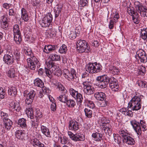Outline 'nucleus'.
<instances>
[{"label": "nucleus", "mask_w": 147, "mask_h": 147, "mask_svg": "<svg viewBox=\"0 0 147 147\" xmlns=\"http://www.w3.org/2000/svg\"><path fill=\"white\" fill-rule=\"evenodd\" d=\"M141 36L142 39L145 40L147 37V28L141 30Z\"/></svg>", "instance_id": "45"}, {"label": "nucleus", "mask_w": 147, "mask_h": 147, "mask_svg": "<svg viewBox=\"0 0 147 147\" xmlns=\"http://www.w3.org/2000/svg\"><path fill=\"white\" fill-rule=\"evenodd\" d=\"M119 133L123 137V139L125 138V137H127L128 136L127 131L126 130H124L121 129L119 131Z\"/></svg>", "instance_id": "53"}, {"label": "nucleus", "mask_w": 147, "mask_h": 147, "mask_svg": "<svg viewBox=\"0 0 147 147\" xmlns=\"http://www.w3.org/2000/svg\"><path fill=\"white\" fill-rule=\"evenodd\" d=\"M54 11L55 14V17H57L59 15L61 11V6L57 5L54 8Z\"/></svg>", "instance_id": "33"}, {"label": "nucleus", "mask_w": 147, "mask_h": 147, "mask_svg": "<svg viewBox=\"0 0 147 147\" xmlns=\"http://www.w3.org/2000/svg\"><path fill=\"white\" fill-rule=\"evenodd\" d=\"M33 146L35 147H45L44 144L42 143L38 140L34 139L32 141Z\"/></svg>", "instance_id": "27"}, {"label": "nucleus", "mask_w": 147, "mask_h": 147, "mask_svg": "<svg viewBox=\"0 0 147 147\" xmlns=\"http://www.w3.org/2000/svg\"><path fill=\"white\" fill-rule=\"evenodd\" d=\"M53 73L55 75L59 76L61 74V71L57 65L52 68Z\"/></svg>", "instance_id": "29"}, {"label": "nucleus", "mask_w": 147, "mask_h": 147, "mask_svg": "<svg viewBox=\"0 0 147 147\" xmlns=\"http://www.w3.org/2000/svg\"><path fill=\"white\" fill-rule=\"evenodd\" d=\"M102 135L99 133L96 132L93 133L92 135V136L95 139L96 141H100L102 138Z\"/></svg>", "instance_id": "44"}, {"label": "nucleus", "mask_w": 147, "mask_h": 147, "mask_svg": "<svg viewBox=\"0 0 147 147\" xmlns=\"http://www.w3.org/2000/svg\"><path fill=\"white\" fill-rule=\"evenodd\" d=\"M138 86L142 88H146L147 87V85L146 83L141 80H139L138 81Z\"/></svg>", "instance_id": "56"}, {"label": "nucleus", "mask_w": 147, "mask_h": 147, "mask_svg": "<svg viewBox=\"0 0 147 147\" xmlns=\"http://www.w3.org/2000/svg\"><path fill=\"white\" fill-rule=\"evenodd\" d=\"M76 45L78 50L80 53L84 52L88 53L90 51L89 47L86 41L84 40L80 39L78 40Z\"/></svg>", "instance_id": "3"}, {"label": "nucleus", "mask_w": 147, "mask_h": 147, "mask_svg": "<svg viewBox=\"0 0 147 147\" xmlns=\"http://www.w3.org/2000/svg\"><path fill=\"white\" fill-rule=\"evenodd\" d=\"M3 7L6 9H9L12 7V5L11 4L4 3L3 5Z\"/></svg>", "instance_id": "60"}, {"label": "nucleus", "mask_w": 147, "mask_h": 147, "mask_svg": "<svg viewBox=\"0 0 147 147\" xmlns=\"http://www.w3.org/2000/svg\"><path fill=\"white\" fill-rule=\"evenodd\" d=\"M14 39L17 44H20L22 40L21 34H14Z\"/></svg>", "instance_id": "31"}, {"label": "nucleus", "mask_w": 147, "mask_h": 147, "mask_svg": "<svg viewBox=\"0 0 147 147\" xmlns=\"http://www.w3.org/2000/svg\"><path fill=\"white\" fill-rule=\"evenodd\" d=\"M36 94L35 91L32 90L30 91L27 94L26 98L25 100L26 104L28 105H30L32 103Z\"/></svg>", "instance_id": "12"}, {"label": "nucleus", "mask_w": 147, "mask_h": 147, "mask_svg": "<svg viewBox=\"0 0 147 147\" xmlns=\"http://www.w3.org/2000/svg\"><path fill=\"white\" fill-rule=\"evenodd\" d=\"M56 86H57V88H58L59 90L64 91V92H65L66 93L67 92V90L60 83H57L56 85Z\"/></svg>", "instance_id": "51"}, {"label": "nucleus", "mask_w": 147, "mask_h": 147, "mask_svg": "<svg viewBox=\"0 0 147 147\" xmlns=\"http://www.w3.org/2000/svg\"><path fill=\"white\" fill-rule=\"evenodd\" d=\"M63 72L64 76L70 81L77 78L76 72L73 69H71L70 71L66 69H64Z\"/></svg>", "instance_id": "6"}, {"label": "nucleus", "mask_w": 147, "mask_h": 147, "mask_svg": "<svg viewBox=\"0 0 147 147\" xmlns=\"http://www.w3.org/2000/svg\"><path fill=\"white\" fill-rule=\"evenodd\" d=\"M69 36L70 38L73 39L76 38V35L74 31H71L69 32Z\"/></svg>", "instance_id": "59"}, {"label": "nucleus", "mask_w": 147, "mask_h": 147, "mask_svg": "<svg viewBox=\"0 0 147 147\" xmlns=\"http://www.w3.org/2000/svg\"><path fill=\"white\" fill-rule=\"evenodd\" d=\"M38 124L37 121H32L31 123V126L34 129H36L38 126Z\"/></svg>", "instance_id": "63"}, {"label": "nucleus", "mask_w": 147, "mask_h": 147, "mask_svg": "<svg viewBox=\"0 0 147 147\" xmlns=\"http://www.w3.org/2000/svg\"><path fill=\"white\" fill-rule=\"evenodd\" d=\"M41 130L42 132L47 137H51V135L49 129L45 126H41Z\"/></svg>", "instance_id": "26"}, {"label": "nucleus", "mask_w": 147, "mask_h": 147, "mask_svg": "<svg viewBox=\"0 0 147 147\" xmlns=\"http://www.w3.org/2000/svg\"><path fill=\"white\" fill-rule=\"evenodd\" d=\"M88 0H80V4L82 6H85L88 4Z\"/></svg>", "instance_id": "61"}, {"label": "nucleus", "mask_w": 147, "mask_h": 147, "mask_svg": "<svg viewBox=\"0 0 147 147\" xmlns=\"http://www.w3.org/2000/svg\"><path fill=\"white\" fill-rule=\"evenodd\" d=\"M52 19V15L50 13H48L40 21V24L42 27H49L51 24Z\"/></svg>", "instance_id": "5"}, {"label": "nucleus", "mask_w": 147, "mask_h": 147, "mask_svg": "<svg viewBox=\"0 0 147 147\" xmlns=\"http://www.w3.org/2000/svg\"><path fill=\"white\" fill-rule=\"evenodd\" d=\"M1 26L3 29L6 28L8 26L7 22H1Z\"/></svg>", "instance_id": "64"}, {"label": "nucleus", "mask_w": 147, "mask_h": 147, "mask_svg": "<svg viewBox=\"0 0 147 147\" xmlns=\"http://www.w3.org/2000/svg\"><path fill=\"white\" fill-rule=\"evenodd\" d=\"M5 127L7 130L11 129L12 124V122L10 119H3Z\"/></svg>", "instance_id": "22"}, {"label": "nucleus", "mask_w": 147, "mask_h": 147, "mask_svg": "<svg viewBox=\"0 0 147 147\" xmlns=\"http://www.w3.org/2000/svg\"><path fill=\"white\" fill-rule=\"evenodd\" d=\"M10 106L16 111H19L21 109L20 103L18 102H12L10 103Z\"/></svg>", "instance_id": "23"}, {"label": "nucleus", "mask_w": 147, "mask_h": 147, "mask_svg": "<svg viewBox=\"0 0 147 147\" xmlns=\"http://www.w3.org/2000/svg\"><path fill=\"white\" fill-rule=\"evenodd\" d=\"M94 63H89L86 67V71L90 73H94Z\"/></svg>", "instance_id": "21"}, {"label": "nucleus", "mask_w": 147, "mask_h": 147, "mask_svg": "<svg viewBox=\"0 0 147 147\" xmlns=\"http://www.w3.org/2000/svg\"><path fill=\"white\" fill-rule=\"evenodd\" d=\"M131 123L134 130L138 135H140L142 133L140 125L144 129L143 130L144 131L147 129V124L144 120L140 121V124L135 120L131 121Z\"/></svg>", "instance_id": "2"}, {"label": "nucleus", "mask_w": 147, "mask_h": 147, "mask_svg": "<svg viewBox=\"0 0 147 147\" xmlns=\"http://www.w3.org/2000/svg\"><path fill=\"white\" fill-rule=\"evenodd\" d=\"M27 61L28 66L32 70H34L36 67V65L39 63V61L36 58L33 56L31 58L27 59Z\"/></svg>", "instance_id": "8"}, {"label": "nucleus", "mask_w": 147, "mask_h": 147, "mask_svg": "<svg viewBox=\"0 0 147 147\" xmlns=\"http://www.w3.org/2000/svg\"><path fill=\"white\" fill-rule=\"evenodd\" d=\"M51 59L52 61H58L61 59L60 56L55 54H51L50 56Z\"/></svg>", "instance_id": "43"}, {"label": "nucleus", "mask_w": 147, "mask_h": 147, "mask_svg": "<svg viewBox=\"0 0 147 147\" xmlns=\"http://www.w3.org/2000/svg\"><path fill=\"white\" fill-rule=\"evenodd\" d=\"M7 74L8 76L11 78H13L16 76L15 71L13 68H11Z\"/></svg>", "instance_id": "41"}, {"label": "nucleus", "mask_w": 147, "mask_h": 147, "mask_svg": "<svg viewBox=\"0 0 147 147\" xmlns=\"http://www.w3.org/2000/svg\"><path fill=\"white\" fill-rule=\"evenodd\" d=\"M137 11L142 16L147 17V8L146 7L143 6Z\"/></svg>", "instance_id": "24"}, {"label": "nucleus", "mask_w": 147, "mask_h": 147, "mask_svg": "<svg viewBox=\"0 0 147 147\" xmlns=\"http://www.w3.org/2000/svg\"><path fill=\"white\" fill-rule=\"evenodd\" d=\"M137 71L139 75H143L146 72V68L143 66L140 65L139 66Z\"/></svg>", "instance_id": "39"}, {"label": "nucleus", "mask_w": 147, "mask_h": 147, "mask_svg": "<svg viewBox=\"0 0 147 147\" xmlns=\"http://www.w3.org/2000/svg\"><path fill=\"white\" fill-rule=\"evenodd\" d=\"M113 14V16L109 18L110 21L109 28L110 29H112L113 28L114 25L118 21V19L119 18V16L118 13L116 12Z\"/></svg>", "instance_id": "10"}, {"label": "nucleus", "mask_w": 147, "mask_h": 147, "mask_svg": "<svg viewBox=\"0 0 147 147\" xmlns=\"http://www.w3.org/2000/svg\"><path fill=\"white\" fill-rule=\"evenodd\" d=\"M25 53L26 55L30 56L31 58L33 56V53L30 49H28L25 50Z\"/></svg>", "instance_id": "58"}, {"label": "nucleus", "mask_w": 147, "mask_h": 147, "mask_svg": "<svg viewBox=\"0 0 147 147\" xmlns=\"http://www.w3.org/2000/svg\"><path fill=\"white\" fill-rule=\"evenodd\" d=\"M86 102L88 107L87 108H90V109H93L94 107V105L92 101H87Z\"/></svg>", "instance_id": "55"}, {"label": "nucleus", "mask_w": 147, "mask_h": 147, "mask_svg": "<svg viewBox=\"0 0 147 147\" xmlns=\"http://www.w3.org/2000/svg\"><path fill=\"white\" fill-rule=\"evenodd\" d=\"M102 69V66L99 63H94V73L100 72Z\"/></svg>", "instance_id": "37"}, {"label": "nucleus", "mask_w": 147, "mask_h": 147, "mask_svg": "<svg viewBox=\"0 0 147 147\" xmlns=\"http://www.w3.org/2000/svg\"><path fill=\"white\" fill-rule=\"evenodd\" d=\"M134 5L137 11L143 6L142 4L138 1H136L134 2Z\"/></svg>", "instance_id": "50"}, {"label": "nucleus", "mask_w": 147, "mask_h": 147, "mask_svg": "<svg viewBox=\"0 0 147 147\" xmlns=\"http://www.w3.org/2000/svg\"><path fill=\"white\" fill-rule=\"evenodd\" d=\"M45 63L47 67L49 68H51V70H52V68L53 67L57 66L52 60H50L48 61H47Z\"/></svg>", "instance_id": "47"}, {"label": "nucleus", "mask_w": 147, "mask_h": 147, "mask_svg": "<svg viewBox=\"0 0 147 147\" xmlns=\"http://www.w3.org/2000/svg\"><path fill=\"white\" fill-rule=\"evenodd\" d=\"M94 97L98 100H101L106 99V95L103 92H97L94 94Z\"/></svg>", "instance_id": "16"}, {"label": "nucleus", "mask_w": 147, "mask_h": 147, "mask_svg": "<svg viewBox=\"0 0 147 147\" xmlns=\"http://www.w3.org/2000/svg\"><path fill=\"white\" fill-rule=\"evenodd\" d=\"M123 140L124 142L128 145H132L135 143L134 139L128 135L127 137H125Z\"/></svg>", "instance_id": "20"}, {"label": "nucleus", "mask_w": 147, "mask_h": 147, "mask_svg": "<svg viewBox=\"0 0 147 147\" xmlns=\"http://www.w3.org/2000/svg\"><path fill=\"white\" fill-rule=\"evenodd\" d=\"M114 140L116 142H118L119 141L120 139L119 135L117 134H114L113 135Z\"/></svg>", "instance_id": "62"}, {"label": "nucleus", "mask_w": 147, "mask_h": 147, "mask_svg": "<svg viewBox=\"0 0 147 147\" xmlns=\"http://www.w3.org/2000/svg\"><path fill=\"white\" fill-rule=\"evenodd\" d=\"M8 92L9 95L12 97H14L17 93V89L15 87H11L8 90Z\"/></svg>", "instance_id": "25"}, {"label": "nucleus", "mask_w": 147, "mask_h": 147, "mask_svg": "<svg viewBox=\"0 0 147 147\" xmlns=\"http://www.w3.org/2000/svg\"><path fill=\"white\" fill-rule=\"evenodd\" d=\"M86 116L88 118L92 117V111L91 110L88 108H86L84 110Z\"/></svg>", "instance_id": "46"}, {"label": "nucleus", "mask_w": 147, "mask_h": 147, "mask_svg": "<svg viewBox=\"0 0 147 147\" xmlns=\"http://www.w3.org/2000/svg\"><path fill=\"white\" fill-rule=\"evenodd\" d=\"M66 102L67 105L70 107H73L76 105L75 102L73 100H67Z\"/></svg>", "instance_id": "48"}, {"label": "nucleus", "mask_w": 147, "mask_h": 147, "mask_svg": "<svg viewBox=\"0 0 147 147\" xmlns=\"http://www.w3.org/2000/svg\"><path fill=\"white\" fill-rule=\"evenodd\" d=\"M143 97V96L136 93L128 104V109L130 108L131 110L123 108L120 109V111L125 115L131 117L133 116V114L131 111H138L140 109L141 107V99Z\"/></svg>", "instance_id": "1"}, {"label": "nucleus", "mask_w": 147, "mask_h": 147, "mask_svg": "<svg viewBox=\"0 0 147 147\" xmlns=\"http://www.w3.org/2000/svg\"><path fill=\"white\" fill-rule=\"evenodd\" d=\"M67 51V46L65 45H63L60 47L59 50V53L62 54L66 53Z\"/></svg>", "instance_id": "49"}, {"label": "nucleus", "mask_w": 147, "mask_h": 147, "mask_svg": "<svg viewBox=\"0 0 147 147\" xmlns=\"http://www.w3.org/2000/svg\"><path fill=\"white\" fill-rule=\"evenodd\" d=\"M15 136L18 139L22 140L24 138L25 134L22 131L18 130L16 132Z\"/></svg>", "instance_id": "30"}, {"label": "nucleus", "mask_w": 147, "mask_h": 147, "mask_svg": "<svg viewBox=\"0 0 147 147\" xmlns=\"http://www.w3.org/2000/svg\"><path fill=\"white\" fill-rule=\"evenodd\" d=\"M109 79L105 75L97 77L96 78V80L98 82L97 83V86L101 88H105L109 81Z\"/></svg>", "instance_id": "4"}, {"label": "nucleus", "mask_w": 147, "mask_h": 147, "mask_svg": "<svg viewBox=\"0 0 147 147\" xmlns=\"http://www.w3.org/2000/svg\"><path fill=\"white\" fill-rule=\"evenodd\" d=\"M57 98L59 101L64 103H65L67 99V97L64 93L60 95Z\"/></svg>", "instance_id": "35"}, {"label": "nucleus", "mask_w": 147, "mask_h": 147, "mask_svg": "<svg viewBox=\"0 0 147 147\" xmlns=\"http://www.w3.org/2000/svg\"><path fill=\"white\" fill-rule=\"evenodd\" d=\"M136 53L141 62L145 63L147 61V57L146 55L145 52L143 50L140 49L137 51Z\"/></svg>", "instance_id": "13"}, {"label": "nucleus", "mask_w": 147, "mask_h": 147, "mask_svg": "<svg viewBox=\"0 0 147 147\" xmlns=\"http://www.w3.org/2000/svg\"><path fill=\"white\" fill-rule=\"evenodd\" d=\"M109 81L108 83L109 84V86L111 88H114V85L116 86L118 84V83L116 81V79L113 77H112L109 79Z\"/></svg>", "instance_id": "34"}, {"label": "nucleus", "mask_w": 147, "mask_h": 147, "mask_svg": "<svg viewBox=\"0 0 147 147\" xmlns=\"http://www.w3.org/2000/svg\"><path fill=\"white\" fill-rule=\"evenodd\" d=\"M68 134L70 138L74 141H82L84 140V137L83 135L78 134H74L71 131H68Z\"/></svg>", "instance_id": "11"}, {"label": "nucleus", "mask_w": 147, "mask_h": 147, "mask_svg": "<svg viewBox=\"0 0 147 147\" xmlns=\"http://www.w3.org/2000/svg\"><path fill=\"white\" fill-rule=\"evenodd\" d=\"M127 12L130 15H136L137 13L135 11L134 7H127Z\"/></svg>", "instance_id": "42"}, {"label": "nucleus", "mask_w": 147, "mask_h": 147, "mask_svg": "<svg viewBox=\"0 0 147 147\" xmlns=\"http://www.w3.org/2000/svg\"><path fill=\"white\" fill-rule=\"evenodd\" d=\"M18 124L20 127L24 128L26 127V120L25 119L22 118L18 120Z\"/></svg>", "instance_id": "32"}, {"label": "nucleus", "mask_w": 147, "mask_h": 147, "mask_svg": "<svg viewBox=\"0 0 147 147\" xmlns=\"http://www.w3.org/2000/svg\"><path fill=\"white\" fill-rule=\"evenodd\" d=\"M138 13L136 14V15H133L132 16V20L134 22L135 24H137L138 23Z\"/></svg>", "instance_id": "57"}, {"label": "nucleus", "mask_w": 147, "mask_h": 147, "mask_svg": "<svg viewBox=\"0 0 147 147\" xmlns=\"http://www.w3.org/2000/svg\"><path fill=\"white\" fill-rule=\"evenodd\" d=\"M91 83L88 81L83 82L84 91L86 94L90 95L94 93V87L90 85Z\"/></svg>", "instance_id": "7"}, {"label": "nucleus", "mask_w": 147, "mask_h": 147, "mask_svg": "<svg viewBox=\"0 0 147 147\" xmlns=\"http://www.w3.org/2000/svg\"><path fill=\"white\" fill-rule=\"evenodd\" d=\"M102 127V129L104 131L106 134H107L110 136L112 134V127L110 124H107V125H103Z\"/></svg>", "instance_id": "14"}, {"label": "nucleus", "mask_w": 147, "mask_h": 147, "mask_svg": "<svg viewBox=\"0 0 147 147\" xmlns=\"http://www.w3.org/2000/svg\"><path fill=\"white\" fill-rule=\"evenodd\" d=\"M110 120L105 117H103L101 118L100 126L103 127L104 125H107V124H109Z\"/></svg>", "instance_id": "40"}, {"label": "nucleus", "mask_w": 147, "mask_h": 147, "mask_svg": "<svg viewBox=\"0 0 147 147\" xmlns=\"http://www.w3.org/2000/svg\"><path fill=\"white\" fill-rule=\"evenodd\" d=\"M69 129L71 130L76 131L79 128V126L77 122L70 121L69 125Z\"/></svg>", "instance_id": "15"}, {"label": "nucleus", "mask_w": 147, "mask_h": 147, "mask_svg": "<svg viewBox=\"0 0 147 147\" xmlns=\"http://www.w3.org/2000/svg\"><path fill=\"white\" fill-rule=\"evenodd\" d=\"M69 91L70 95L74 98L80 102H81L83 99L82 95L80 93H79L78 92L72 88L69 89Z\"/></svg>", "instance_id": "9"}, {"label": "nucleus", "mask_w": 147, "mask_h": 147, "mask_svg": "<svg viewBox=\"0 0 147 147\" xmlns=\"http://www.w3.org/2000/svg\"><path fill=\"white\" fill-rule=\"evenodd\" d=\"M29 106L26 108L25 111L28 117H30L31 119H33L34 116L33 109L32 107Z\"/></svg>", "instance_id": "17"}, {"label": "nucleus", "mask_w": 147, "mask_h": 147, "mask_svg": "<svg viewBox=\"0 0 147 147\" xmlns=\"http://www.w3.org/2000/svg\"><path fill=\"white\" fill-rule=\"evenodd\" d=\"M13 31L14 34L21 33L19 30V26L17 24H16L14 26Z\"/></svg>", "instance_id": "52"}, {"label": "nucleus", "mask_w": 147, "mask_h": 147, "mask_svg": "<svg viewBox=\"0 0 147 147\" xmlns=\"http://www.w3.org/2000/svg\"><path fill=\"white\" fill-rule=\"evenodd\" d=\"M109 70L113 74H117L119 72L118 68L112 65L110 66Z\"/></svg>", "instance_id": "38"}, {"label": "nucleus", "mask_w": 147, "mask_h": 147, "mask_svg": "<svg viewBox=\"0 0 147 147\" xmlns=\"http://www.w3.org/2000/svg\"><path fill=\"white\" fill-rule=\"evenodd\" d=\"M55 49V46L49 45H45L43 51L46 53L48 54Z\"/></svg>", "instance_id": "19"}, {"label": "nucleus", "mask_w": 147, "mask_h": 147, "mask_svg": "<svg viewBox=\"0 0 147 147\" xmlns=\"http://www.w3.org/2000/svg\"><path fill=\"white\" fill-rule=\"evenodd\" d=\"M4 61L7 64H10L14 62L13 57L8 54H5L3 57Z\"/></svg>", "instance_id": "18"}, {"label": "nucleus", "mask_w": 147, "mask_h": 147, "mask_svg": "<svg viewBox=\"0 0 147 147\" xmlns=\"http://www.w3.org/2000/svg\"><path fill=\"white\" fill-rule=\"evenodd\" d=\"M60 139V142L62 144H65L68 142V138L65 136H63V137H61Z\"/></svg>", "instance_id": "54"}, {"label": "nucleus", "mask_w": 147, "mask_h": 147, "mask_svg": "<svg viewBox=\"0 0 147 147\" xmlns=\"http://www.w3.org/2000/svg\"><path fill=\"white\" fill-rule=\"evenodd\" d=\"M34 84L35 86L40 88H42L44 86V83L38 78H36L34 80Z\"/></svg>", "instance_id": "28"}, {"label": "nucleus", "mask_w": 147, "mask_h": 147, "mask_svg": "<svg viewBox=\"0 0 147 147\" xmlns=\"http://www.w3.org/2000/svg\"><path fill=\"white\" fill-rule=\"evenodd\" d=\"M109 102L105 100V99L100 100L97 103L98 106L101 107H105L107 106L109 104Z\"/></svg>", "instance_id": "36"}]
</instances>
